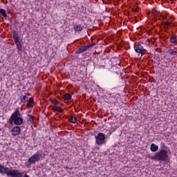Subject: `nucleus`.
Returning a JSON list of instances; mask_svg holds the SVG:
<instances>
[{
    "mask_svg": "<svg viewBox=\"0 0 177 177\" xmlns=\"http://www.w3.org/2000/svg\"><path fill=\"white\" fill-rule=\"evenodd\" d=\"M0 174H6L8 177H22L23 174L17 169L6 167L0 165Z\"/></svg>",
    "mask_w": 177,
    "mask_h": 177,
    "instance_id": "1",
    "label": "nucleus"
},
{
    "mask_svg": "<svg viewBox=\"0 0 177 177\" xmlns=\"http://www.w3.org/2000/svg\"><path fill=\"white\" fill-rule=\"evenodd\" d=\"M150 160H157V161H167L168 159V151L165 149H161L159 152L155 153V156H148Z\"/></svg>",
    "mask_w": 177,
    "mask_h": 177,
    "instance_id": "2",
    "label": "nucleus"
},
{
    "mask_svg": "<svg viewBox=\"0 0 177 177\" xmlns=\"http://www.w3.org/2000/svg\"><path fill=\"white\" fill-rule=\"evenodd\" d=\"M10 121H14L15 125H21L23 124V118H21L19 112H14L12 113Z\"/></svg>",
    "mask_w": 177,
    "mask_h": 177,
    "instance_id": "3",
    "label": "nucleus"
},
{
    "mask_svg": "<svg viewBox=\"0 0 177 177\" xmlns=\"http://www.w3.org/2000/svg\"><path fill=\"white\" fill-rule=\"evenodd\" d=\"M12 38L14 39V42L17 45V48L18 50H23V46L21 45V42H20V38L19 37V34L15 30L12 31Z\"/></svg>",
    "mask_w": 177,
    "mask_h": 177,
    "instance_id": "4",
    "label": "nucleus"
},
{
    "mask_svg": "<svg viewBox=\"0 0 177 177\" xmlns=\"http://www.w3.org/2000/svg\"><path fill=\"white\" fill-rule=\"evenodd\" d=\"M106 139H107V137L103 133L100 132L97 136H95V142L99 146L104 145L106 143Z\"/></svg>",
    "mask_w": 177,
    "mask_h": 177,
    "instance_id": "5",
    "label": "nucleus"
},
{
    "mask_svg": "<svg viewBox=\"0 0 177 177\" xmlns=\"http://www.w3.org/2000/svg\"><path fill=\"white\" fill-rule=\"evenodd\" d=\"M41 157H42V153L37 151L35 154H33L28 160V165H31V164H34L37 162L39 160H40Z\"/></svg>",
    "mask_w": 177,
    "mask_h": 177,
    "instance_id": "6",
    "label": "nucleus"
},
{
    "mask_svg": "<svg viewBox=\"0 0 177 177\" xmlns=\"http://www.w3.org/2000/svg\"><path fill=\"white\" fill-rule=\"evenodd\" d=\"M133 48L135 52H136V53H140V55H142L143 52H145V48L140 44L135 45Z\"/></svg>",
    "mask_w": 177,
    "mask_h": 177,
    "instance_id": "7",
    "label": "nucleus"
},
{
    "mask_svg": "<svg viewBox=\"0 0 177 177\" xmlns=\"http://www.w3.org/2000/svg\"><path fill=\"white\" fill-rule=\"evenodd\" d=\"M21 132V129H20V127H14L11 131V133L12 136H17V135H20V133Z\"/></svg>",
    "mask_w": 177,
    "mask_h": 177,
    "instance_id": "8",
    "label": "nucleus"
},
{
    "mask_svg": "<svg viewBox=\"0 0 177 177\" xmlns=\"http://www.w3.org/2000/svg\"><path fill=\"white\" fill-rule=\"evenodd\" d=\"M32 107H34V98L30 97L28 100V102L26 104V109L28 110H31V109H32Z\"/></svg>",
    "mask_w": 177,
    "mask_h": 177,
    "instance_id": "9",
    "label": "nucleus"
},
{
    "mask_svg": "<svg viewBox=\"0 0 177 177\" xmlns=\"http://www.w3.org/2000/svg\"><path fill=\"white\" fill-rule=\"evenodd\" d=\"M67 120H68L69 122H71L72 124H77V118L73 115L68 116Z\"/></svg>",
    "mask_w": 177,
    "mask_h": 177,
    "instance_id": "10",
    "label": "nucleus"
},
{
    "mask_svg": "<svg viewBox=\"0 0 177 177\" xmlns=\"http://www.w3.org/2000/svg\"><path fill=\"white\" fill-rule=\"evenodd\" d=\"M30 99H28V97L26 95H22L19 97V100L21 102V103H26L27 102H28Z\"/></svg>",
    "mask_w": 177,
    "mask_h": 177,
    "instance_id": "11",
    "label": "nucleus"
},
{
    "mask_svg": "<svg viewBox=\"0 0 177 177\" xmlns=\"http://www.w3.org/2000/svg\"><path fill=\"white\" fill-rule=\"evenodd\" d=\"M158 150V147L156 144H151V151H153V153H156Z\"/></svg>",
    "mask_w": 177,
    "mask_h": 177,
    "instance_id": "12",
    "label": "nucleus"
},
{
    "mask_svg": "<svg viewBox=\"0 0 177 177\" xmlns=\"http://www.w3.org/2000/svg\"><path fill=\"white\" fill-rule=\"evenodd\" d=\"M169 42L171 44H176V42H177L176 36V35H171L170 39H169Z\"/></svg>",
    "mask_w": 177,
    "mask_h": 177,
    "instance_id": "13",
    "label": "nucleus"
},
{
    "mask_svg": "<svg viewBox=\"0 0 177 177\" xmlns=\"http://www.w3.org/2000/svg\"><path fill=\"white\" fill-rule=\"evenodd\" d=\"M0 15L1 16H3L4 19H6V17H8V15H6V10L3 9H0Z\"/></svg>",
    "mask_w": 177,
    "mask_h": 177,
    "instance_id": "14",
    "label": "nucleus"
},
{
    "mask_svg": "<svg viewBox=\"0 0 177 177\" xmlns=\"http://www.w3.org/2000/svg\"><path fill=\"white\" fill-rule=\"evenodd\" d=\"M75 31H77V32H80L82 31V27L80 25H77L74 28Z\"/></svg>",
    "mask_w": 177,
    "mask_h": 177,
    "instance_id": "15",
    "label": "nucleus"
},
{
    "mask_svg": "<svg viewBox=\"0 0 177 177\" xmlns=\"http://www.w3.org/2000/svg\"><path fill=\"white\" fill-rule=\"evenodd\" d=\"M171 26H172V24L170 23V22L165 21V22L164 23V27H165V28H169V27H171Z\"/></svg>",
    "mask_w": 177,
    "mask_h": 177,
    "instance_id": "16",
    "label": "nucleus"
},
{
    "mask_svg": "<svg viewBox=\"0 0 177 177\" xmlns=\"http://www.w3.org/2000/svg\"><path fill=\"white\" fill-rule=\"evenodd\" d=\"M85 50H86L85 49V47L83 46V47L80 48L76 51V53H82L83 52H85Z\"/></svg>",
    "mask_w": 177,
    "mask_h": 177,
    "instance_id": "17",
    "label": "nucleus"
},
{
    "mask_svg": "<svg viewBox=\"0 0 177 177\" xmlns=\"http://www.w3.org/2000/svg\"><path fill=\"white\" fill-rule=\"evenodd\" d=\"M28 121H29L30 124H32V122H34V117L31 115H29Z\"/></svg>",
    "mask_w": 177,
    "mask_h": 177,
    "instance_id": "18",
    "label": "nucleus"
},
{
    "mask_svg": "<svg viewBox=\"0 0 177 177\" xmlns=\"http://www.w3.org/2000/svg\"><path fill=\"white\" fill-rule=\"evenodd\" d=\"M169 53L171 56H175L176 55V51L174 50L173 49L169 50Z\"/></svg>",
    "mask_w": 177,
    "mask_h": 177,
    "instance_id": "19",
    "label": "nucleus"
},
{
    "mask_svg": "<svg viewBox=\"0 0 177 177\" xmlns=\"http://www.w3.org/2000/svg\"><path fill=\"white\" fill-rule=\"evenodd\" d=\"M63 100H64V103H67V93H65L62 97Z\"/></svg>",
    "mask_w": 177,
    "mask_h": 177,
    "instance_id": "20",
    "label": "nucleus"
},
{
    "mask_svg": "<svg viewBox=\"0 0 177 177\" xmlns=\"http://www.w3.org/2000/svg\"><path fill=\"white\" fill-rule=\"evenodd\" d=\"M68 150H70L71 151H73V145H68Z\"/></svg>",
    "mask_w": 177,
    "mask_h": 177,
    "instance_id": "21",
    "label": "nucleus"
},
{
    "mask_svg": "<svg viewBox=\"0 0 177 177\" xmlns=\"http://www.w3.org/2000/svg\"><path fill=\"white\" fill-rule=\"evenodd\" d=\"M71 135H72L71 130H68V131H67V136H71Z\"/></svg>",
    "mask_w": 177,
    "mask_h": 177,
    "instance_id": "22",
    "label": "nucleus"
},
{
    "mask_svg": "<svg viewBox=\"0 0 177 177\" xmlns=\"http://www.w3.org/2000/svg\"><path fill=\"white\" fill-rule=\"evenodd\" d=\"M91 46H92V45L84 46V48L86 49V50H87V49H89V48H91Z\"/></svg>",
    "mask_w": 177,
    "mask_h": 177,
    "instance_id": "23",
    "label": "nucleus"
},
{
    "mask_svg": "<svg viewBox=\"0 0 177 177\" xmlns=\"http://www.w3.org/2000/svg\"><path fill=\"white\" fill-rule=\"evenodd\" d=\"M67 100H71V95L67 94Z\"/></svg>",
    "mask_w": 177,
    "mask_h": 177,
    "instance_id": "24",
    "label": "nucleus"
},
{
    "mask_svg": "<svg viewBox=\"0 0 177 177\" xmlns=\"http://www.w3.org/2000/svg\"><path fill=\"white\" fill-rule=\"evenodd\" d=\"M98 68H104V66H98Z\"/></svg>",
    "mask_w": 177,
    "mask_h": 177,
    "instance_id": "25",
    "label": "nucleus"
},
{
    "mask_svg": "<svg viewBox=\"0 0 177 177\" xmlns=\"http://www.w3.org/2000/svg\"><path fill=\"white\" fill-rule=\"evenodd\" d=\"M59 111H63V108H62V109H61V110H59Z\"/></svg>",
    "mask_w": 177,
    "mask_h": 177,
    "instance_id": "26",
    "label": "nucleus"
},
{
    "mask_svg": "<svg viewBox=\"0 0 177 177\" xmlns=\"http://www.w3.org/2000/svg\"><path fill=\"white\" fill-rule=\"evenodd\" d=\"M70 139H71V140H73V138L71 137Z\"/></svg>",
    "mask_w": 177,
    "mask_h": 177,
    "instance_id": "27",
    "label": "nucleus"
},
{
    "mask_svg": "<svg viewBox=\"0 0 177 177\" xmlns=\"http://www.w3.org/2000/svg\"><path fill=\"white\" fill-rule=\"evenodd\" d=\"M64 110H66V107H64Z\"/></svg>",
    "mask_w": 177,
    "mask_h": 177,
    "instance_id": "28",
    "label": "nucleus"
},
{
    "mask_svg": "<svg viewBox=\"0 0 177 177\" xmlns=\"http://www.w3.org/2000/svg\"><path fill=\"white\" fill-rule=\"evenodd\" d=\"M16 111H19V110H16Z\"/></svg>",
    "mask_w": 177,
    "mask_h": 177,
    "instance_id": "29",
    "label": "nucleus"
}]
</instances>
